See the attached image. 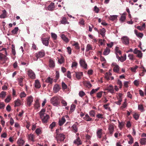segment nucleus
Masks as SVG:
<instances>
[{
  "mask_svg": "<svg viewBox=\"0 0 146 146\" xmlns=\"http://www.w3.org/2000/svg\"><path fill=\"white\" fill-rule=\"evenodd\" d=\"M45 111V110L44 109H43L39 112V114L42 122L44 123H46L48 119L49 118V116L48 115H44Z\"/></svg>",
  "mask_w": 146,
  "mask_h": 146,
  "instance_id": "nucleus-1",
  "label": "nucleus"
},
{
  "mask_svg": "<svg viewBox=\"0 0 146 146\" xmlns=\"http://www.w3.org/2000/svg\"><path fill=\"white\" fill-rule=\"evenodd\" d=\"M51 103L54 106H57L60 104V101L58 98L57 97H54L50 100Z\"/></svg>",
  "mask_w": 146,
  "mask_h": 146,
  "instance_id": "nucleus-2",
  "label": "nucleus"
},
{
  "mask_svg": "<svg viewBox=\"0 0 146 146\" xmlns=\"http://www.w3.org/2000/svg\"><path fill=\"white\" fill-rule=\"evenodd\" d=\"M35 56L37 59L39 58H42L45 55V53L44 50H41L35 53Z\"/></svg>",
  "mask_w": 146,
  "mask_h": 146,
  "instance_id": "nucleus-3",
  "label": "nucleus"
},
{
  "mask_svg": "<svg viewBox=\"0 0 146 146\" xmlns=\"http://www.w3.org/2000/svg\"><path fill=\"white\" fill-rule=\"evenodd\" d=\"M121 40L122 43L126 45H128L129 44V38L127 36H123L122 37Z\"/></svg>",
  "mask_w": 146,
  "mask_h": 146,
  "instance_id": "nucleus-4",
  "label": "nucleus"
},
{
  "mask_svg": "<svg viewBox=\"0 0 146 146\" xmlns=\"http://www.w3.org/2000/svg\"><path fill=\"white\" fill-rule=\"evenodd\" d=\"M55 137L58 141H63L65 138V135L62 134H60L58 135L55 136Z\"/></svg>",
  "mask_w": 146,
  "mask_h": 146,
  "instance_id": "nucleus-5",
  "label": "nucleus"
},
{
  "mask_svg": "<svg viewBox=\"0 0 146 146\" xmlns=\"http://www.w3.org/2000/svg\"><path fill=\"white\" fill-rule=\"evenodd\" d=\"M27 74L31 79H35V74L33 71L31 70H29L28 71Z\"/></svg>",
  "mask_w": 146,
  "mask_h": 146,
  "instance_id": "nucleus-6",
  "label": "nucleus"
},
{
  "mask_svg": "<svg viewBox=\"0 0 146 146\" xmlns=\"http://www.w3.org/2000/svg\"><path fill=\"white\" fill-rule=\"evenodd\" d=\"M114 124L112 123H110L109 125L108 129L110 134L111 135L113 134L114 129Z\"/></svg>",
  "mask_w": 146,
  "mask_h": 146,
  "instance_id": "nucleus-7",
  "label": "nucleus"
},
{
  "mask_svg": "<svg viewBox=\"0 0 146 146\" xmlns=\"http://www.w3.org/2000/svg\"><path fill=\"white\" fill-rule=\"evenodd\" d=\"M33 98L32 96H28L27 98V104L28 106L30 107L31 106L32 104V103L33 101Z\"/></svg>",
  "mask_w": 146,
  "mask_h": 146,
  "instance_id": "nucleus-8",
  "label": "nucleus"
},
{
  "mask_svg": "<svg viewBox=\"0 0 146 146\" xmlns=\"http://www.w3.org/2000/svg\"><path fill=\"white\" fill-rule=\"evenodd\" d=\"M50 38L48 37L46 38H41V40L42 43L45 46H48L49 44V40Z\"/></svg>",
  "mask_w": 146,
  "mask_h": 146,
  "instance_id": "nucleus-9",
  "label": "nucleus"
},
{
  "mask_svg": "<svg viewBox=\"0 0 146 146\" xmlns=\"http://www.w3.org/2000/svg\"><path fill=\"white\" fill-rule=\"evenodd\" d=\"M75 74L76 78L78 80H80L83 75V72H75Z\"/></svg>",
  "mask_w": 146,
  "mask_h": 146,
  "instance_id": "nucleus-10",
  "label": "nucleus"
},
{
  "mask_svg": "<svg viewBox=\"0 0 146 146\" xmlns=\"http://www.w3.org/2000/svg\"><path fill=\"white\" fill-rule=\"evenodd\" d=\"M112 65L114 66L113 68V71L114 72L118 73L119 70V66L115 63H113Z\"/></svg>",
  "mask_w": 146,
  "mask_h": 146,
  "instance_id": "nucleus-11",
  "label": "nucleus"
},
{
  "mask_svg": "<svg viewBox=\"0 0 146 146\" xmlns=\"http://www.w3.org/2000/svg\"><path fill=\"white\" fill-rule=\"evenodd\" d=\"M80 66L86 69L87 68V64L84 60L81 59L80 61Z\"/></svg>",
  "mask_w": 146,
  "mask_h": 146,
  "instance_id": "nucleus-12",
  "label": "nucleus"
},
{
  "mask_svg": "<svg viewBox=\"0 0 146 146\" xmlns=\"http://www.w3.org/2000/svg\"><path fill=\"white\" fill-rule=\"evenodd\" d=\"M103 130L101 129H99L97 130L96 132V134L97 137L99 139L102 138V135Z\"/></svg>",
  "mask_w": 146,
  "mask_h": 146,
  "instance_id": "nucleus-13",
  "label": "nucleus"
},
{
  "mask_svg": "<svg viewBox=\"0 0 146 146\" xmlns=\"http://www.w3.org/2000/svg\"><path fill=\"white\" fill-rule=\"evenodd\" d=\"M60 89V87L57 84H55L53 87V90L55 93H56L58 92Z\"/></svg>",
  "mask_w": 146,
  "mask_h": 146,
  "instance_id": "nucleus-14",
  "label": "nucleus"
},
{
  "mask_svg": "<svg viewBox=\"0 0 146 146\" xmlns=\"http://www.w3.org/2000/svg\"><path fill=\"white\" fill-rule=\"evenodd\" d=\"M98 32L102 36V37H104L105 36L106 31L104 28L100 29Z\"/></svg>",
  "mask_w": 146,
  "mask_h": 146,
  "instance_id": "nucleus-15",
  "label": "nucleus"
},
{
  "mask_svg": "<svg viewBox=\"0 0 146 146\" xmlns=\"http://www.w3.org/2000/svg\"><path fill=\"white\" fill-rule=\"evenodd\" d=\"M54 8V3H51L48 6V10L50 11H52Z\"/></svg>",
  "mask_w": 146,
  "mask_h": 146,
  "instance_id": "nucleus-16",
  "label": "nucleus"
},
{
  "mask_svg": "<svg viewBox=\"0 0 146 146\" xmlns=\"http://www.w3.org/2000/svg\"><path fill=\"white\" fill-rule=\"evenodd\" d=\"M49 66L50 68H54L55 66L54 62V60L51 58L49 59Z\"/></svg>",
  "mask_w": 146,
  "mask_h": 146,
  "instance_id": "nucleus-17",
  "label": "nucleus"
},
{
  "mask_svg": "<svg viewBox=\"0 0 146 146\" xmlns=\"http://www.w3.org/2000/svg\"><path fill=\"white\" fill-rule=\"evenodd\" d=\"M62 20L60 21L61 24H69V23L68 22L66 17H62Z\"/></svg>",
  "mask_w": 146,
  "mask_h": 146,
  "instance_id": "nucleus-18",
  "label": "nucleus"
},
{
  "mask_svg": "<svg viewBox=\"0 0 146 146\" xmlns=\"http://www.w3.org/2000/svg\"><path fill=\"white\" fill-rule=\"evenodd\" d=\"M61 38L66 42L68 43L69 42V40L66 36L64 34H62L60 36Z\"/></svg>",
  "mask_w": 146,
  "mask_h": 146,
  "instance_id": "nucleus-19",
  "label": "nucleus"
},
{
  "mask_svg": "<svg viewBox=\"0 0 146 146\" xmlns=\"http://www.w3.org/2000/svg\"><path fill=\"white\" fill-rule=\"evenodd\" d=\"M66 119L64 117H62L61 119L59 121V124L60 126L62 125L65 122Z\"/></svg>",
  "mask_w": 146,
  "mask_h": 146,
  "instance_id": "nucleus-20",
  "label": "nucleus"
},
{
  "mask_svg": "<svg viewBox=\"0 0 146 146\" xmlns=\"http://www.w3.org/2000/svg\"><path fill=\"white\" fill-rule=\"evenodd\" d=\"M107 90L111 93H114V91L113 86L112 85H110L108 88Z\"/></svg>",
  "mask_w": 146,
  "mask_h": 146,
  "instance_id": "nucleus-21",
  "label": "nucleus"
},
{
  "mask_svg": "<svg viewBox=\"0 0 146 146\" xmlns=\"http://www.w3.org/2000/svg\"><path fill=\"white\" fill-rule=\"evenodd\" d=\"M74 143L78 145H81L82 143L80 138L79 137H78L77 139L74 141Z\"/></svg>",
  "mask_w": 146,
  "mask_h": 146,
  "instance_id": "nucleus-22",
  "label": "nucleus"
},
{
  "mask_svg": "<svg viewBox=\"0 0 146 146\" xmlns=\"http://www.w3.org/2000/svg\"><path fill=\"white\" fill-rule=\"evenodd\" d=\"M17 142L19 146H23L25 141L23 139H20L18 140Z\"/></svg>",
  "mask_w": 146,
  "mask_h": 146,
  "instance_id": "nucleus-23",
  "label": "nucleus"
},
{
  "mask_svg": "<svg viewBox=\"0 0 146 146\" xmlns=\"http://www.w3.org/2000/svg\"><path fill=\"white\" fill-rule=\"evenodd\" d=\"M2 13L0 15V18L4 19L5 18L7 15V12L5 10L2 11Z\"/></svg>",
  "mask_w": 146,
  "mask_h": 146,
  "instance_id": "nucleus-24",
  "label": "nucleus"
},
{
  "mask_svg": "<svg viewBox=\"0 0 146 146\" xmlns=\"http://www.w3.org/2000/svg\"><path fill=\"white\" fill-rule=\"evenodd\" d=\"M35 87L36 88H40L41 86L40 82L38 80H35Z\"/></svg>",
  "mask_w": 146,
  "mask_h": 146,
  "instance_id": "nucleus-25",
  "label": "nucleus"
},
{
  "mask_svg": "<svg viewBox=\"0 0 146 146\" xmlns=\"http://www.w3.org/2000/svg\"><path fill=\"white\" fill-rule=\"evenodd\" d=\"M93 49L92 46L90 44H88L86 46V51L88 52L90 50H91Z\"/></svg>",
  "mask_w": 146,
  "mask_h": 146,
  "instance_id": "nucleus-26",
  "label": "nucleus"
},
{
  "mask_svg": "<svg viewBox=\"0 0 146 146\" xmlns=\"http://www.w3.org/2000/svg\"><path fill=\"white\" fill-rule=\"evenodd\" d=\"M134 31L136 36L138 37L142 38L143 36V34L138 32V31L136 30H135Z\"/></svg>",
  "mask_w": 146,
  "mask_h": 146,
  "instance_id": "nucleus-27",
  "label": "nucleus"
},
{
  "mask_svg": "<svg viewBox=\"0 0 146 146\" xmlns=\"http://www.w3.org/2000/svg\"><path fill=\"white\" fill-rule=\"evenodd\" d=\"M34 107L38 109L40 107V104L38 99L36 100L34 105Z\"/></svg>",
  "mask_w": 146,
  "mask_h": 146,
  "instance_id": "nucleus-28",
  "label": "nucleus"
},
{
  "mask_svg": "<svg viewBox=\"0 0 146 146\" xmlns=\"http://www.w3.org/2000/svg\"><path fill=\"white\" fill-rule=\"evenodd\" d=\"M117 57L118 58L119 60H120L121 62H123L125 61L126 59V56H125V57H123L122 56H121V57L119 56L117 54Z\"/></svg>",
  "mask_w": 146,
  "mask_h": 146,
  "instance_id": "nucleus-29",
  "label": "nucleus"
},
{
  "mask_svg": "<svg viewBox=\"0 0 146 146\" xmlns=\"http://www.w3.org/2000/svg\"><path fill=\"white\" fill-rule=\"evenodd\" d=\"M110 52V50L108 47H106L105 49L103 52V54L104 55H108Z\"/></svg>",
  "mask_w": 146,
  "mask_h": 146,
  "instance_id": "nucleus-30",
  "label": "nucleus"
},
{
  "mask_svg": "<svg viewBox=\"0 0 146 146\" xmlns=\"http://www.w3.org/2000/svg\"><path fill=\"white\" fill-rule=\"evenodd\" d=\"M140 143L142 145H145L146 144V138H143L140 139Z\"/></svg>",
  "mask_w": 146,
  "mask_h": 146,
  "instance_id": "nucleus-31",
  "label": "nucleus"
},
{
  "mask_svg": "<svg viewBox=\"0 0 146 146\" xmlns=\"http://www.w3.org/2000/svg\"><path fill=\"white\" fill-rule=\"evenodd\" d=\"M45 82L47 83H49L51 84L53 82L52 79L50 77H48L46 79Z\"/></svg>",
  "mask_w": 146,
  "mask_h": 146,
  "instance_id": "nucleus-32",
  "label": "nucleus"
},
{
  "mask_svg": "<svg viewBox=\"0 0 146 146\" xmlns=\"http://www.w3.org/2000/svg\"><path fill=\"white\" fill-rule=\"evenodd\" d=\"M20 101V100L19 99L15 100L14 102L15 103V107L20 106L21 105Z\"/></svg>",
  "mask_w": 146,
  "mask_h": 146,
  "instance_id": "nucleus-33",
  "label": "nucleus"
},
{
  "mask_svg": "<svg viewBox=\"0 0 146 146\" xmlns=\"http://www.w3.org/2000/svg\"><path fill=\"white\" fill-rule=\"evenodd\" d=\"M24 79L23 78L18 79L19 84L21 86H23V85L22 82Z\"/></svg>",
  "mask_w": 146,
  "mask_h": 146,
  "instance_id": "nucleus-34",
  "label": "nucleus"
},
{
  "mask_svg": "<svg viewBox=\"0 0 146 146\" xmlns=\"http://www.w3.org/2000/svg\"><path fill=\"white\" fill-rule=\"evenodd\" d=\"M84 119L87 121H91L92 119L89 116L88 114H87L85 115V116L84 117Z\"/></svg>",
  "mask_w": 146,
  "mask_h": 146,
  "instance_id": "nucleus-35",
  "label": "nucleus"
},
{
  "mask_svg": "<svg viewBox=\"0 0 146 146\" xmlns=\"http://www.w3.org/2000/svg\"><path fill=\"white\" fill-rule=\"evenodd\" d=\"M138 109L141 112L144 111H145L143 106L142 104L138 105Z\"/></svg>",
  "mask_w": 146,
  "mask_h": 146,
  "instance_id": "nucleus-36",
  "label": "nucleus"
},
{
  "mask_svg": "<svg viewBox=\"0 0 146 146\" xmlns=\"http://www.w3.org/2000/svg\"><path fill=\"white\" fill-rule=\"evenodd\" d=\"M7 58L5 55L0 52V60H2L3 59L5 60Z\"/></svg>",
  "mask_w": 146,
  "mask_h": 146,
  "instance_id": "nucleus-37",
  "label": "nucleus"
},
{
  "mask_svg": "<svg viewBox=\"0 0 146 146\" xmlns=\"http://www.w3.org/2000/svg\"><path fill=\"white\" fill-rule=\"evenodd\" d=\"M119 125L118 127L121 130L122 128L124 126V123L123 122H120L118 121Z\"/></svg>",
  "mask_w": 146,
  "mask_h": 146,
  "instance_id": "nucleus-38",
  "label": "nucleus"
},
{
  "mask_svg": "<svg viewBox=\"0 0 146 146\" xmlns=\"http://www.w3.org/2000/svg\"><path fill=\"white\" fill-rule=\"evenodd\" d=\"M95 111L94 110H92L89 112V114L91 117H94L95 116Z\"/></svg>",
  "mask_w": 146,
  "mask_h": 146,
  "instance_id": "nucleus-39",
  "label": "nucleus"
},
{
  "mask_svg": "<svg viewBox=\"0 0 146 146\" xmlns=\"http://www.w3.org/2000/svg\"><path fill=\"white\" fill-rule=\"evenodd\" d=\"M18 29V27H15V29L12 31V33L14 35L17 34Z\"/></svg>",
  "mask_w": 146,
  "mask_h": 146,
  "instance_id": "nucleus-40",
  "label": "nucleus"
},
{
  "mask_svg": "<svg viewBox=\"0 0 146 146\" xmlns=\"http://www.w3.org/2000/svg\"><path fill=\"white\" fill-rule=\"evenodd\" d=\"M72 128L73 130V131L75 133H76L78 131L77 127V125L76 124H74L72 127Z\"/></svg>",
  "mask_w": 146,
  "mask_h": 146,
  "instance_id": "nucleus-41",
  "label": "nucleus"
},
{
  "mask_svg": "<svg viewBox=\"0 0 146 146\" xmlns=\"http://www.w3.org/2000/svg\"><path fill=\"white\" fill-rule=\"evenodd\" d=\"M139 114L135 113L133 115V117L135 120H137L139 119Z\"/></svg>",
  "mask_w": 146,
  "mask_h": 146,
  "instance_id": "nucleus-42",
  "label": "nucleus"
},
{
  "mask_svg": "<svg viewBox=\"0 0 146 146\" xmlns=\"http://www.w3.org/2000/svg\"><path fill=\"white\" fill-rule=\"evenodd\" d=\"M72 45L74 46L75 48L76 49H79L80 48L79 44L77 42H75L74 44H72Z\"/></svg>",
  "mask_w": 146,
  "mask_h": 146,
  "instance_id": "nucleus-43",
  "label": "nucleus"
},
{
  "mask_svg": "<svg viewBox=\"0 0 146 146\" xmlns=\"http://www.w3.org/2000/svg\"><path fill=\"white\" fill-rule=\"evenodd\" d=\"M117 16L116 15H113V16H110L109 17V19L110 20L113 21L115 20L116 19H117Z\"/></svg>",
  "mask_w": 146,
  "mask_h": 146,
  "instance_id": "nucleus-44",
  "label": "nucleus"
},
{
  "mask_svg": "<svg viewBox=\"0 0 146 146\" xmlns=\"http://www.w3.org/2000/svg\"><path fill=\"white\" fill-rule=\"evenodd\" d=\"M58 62L60 64H62L64 62V58L62 56L61 58L58 59Z\"/></svg>",
  "mask_w": 146,
  "mask_h": 146,
  "instance_id": "nucleus-45",
  "label": "nucleus"
},
{
  "mask_svg": "<svg viewBox=\"0 0 146 146\" xmlns=\"http://www.w3.org/2000/svg\"><path fill=\"white\" fill-rule=\"evenodd\" d=\"M55 126L56 123L54 122H53L50 125L49 128L51 129H52Z\"/></svg>",
  "mask_w": 146,
  "mask_h": 146,
  "instance_id": "nucleus-46",
  "label": "nucleus"
},
{
  "mask_svg": "<svg viewBox=\"0 0 146 146\" xmlns=\"http://www.w3.org/2000/svg\"><path fill=\"white\" fill-rule=\"evenodd\" d=\"M51 36L53 40H55L57 39V35L55 33H51Z\"/></svg>",
  "mask_w": 146,
  "mask_h": 146,
  "instance_id": "nucleus-47",
  "label": "nucleus"
},
{
  "mask_svg": "<svg viewBox=\"0 0 146 146\" xmlns=\"http://www.w3.org/2000/svg\"><path fill=\"white\" fill-rule=\"evenodd\" d=\"M35 135L33 134H31L29 136V139L31 141H34V139Z\"/></svg>",
  "mask_w": 146,
  "mask_h": 146,
  "instance_id": "nucleus-48",
  "label": "nucleus"
},
{
  "mask_svg": "<svg viewBox=\"0 0 146 146\" xmlns=\"http://www.w3.org/2000/svg\"><path fill=\"white\" fill-rule=\"evenodd\" d=\"M103 92V91H101L97 93V97L98 98H101Z\"/></svg>",
  "mask_w": 146,
  "mask_h": 146,
  "instance_id": "nucleus-49",
  "label": "nucleus"
},
{
  "mask_svg": "<svg viewBox=\"0 0 146 146\" xmlns=\"http://www.w3.org/2000/svg\"><path fill=\"white\" fill-rule=\"evenodd\" d=\"M6 93L5 92H2L0 94V97L2 98H5L6 96Z\"/></svg>",
  "mask_w": 146,
  "mask_h": 146,
  "instance_id": "nucleus-50",
  "label": "nucleus"
},
{
  "mask_svg": "<svg viewBox=\"0 0 146 146\" xmlns=\"http://www.w3.org/2000/svg\"><path fill=\"white\" fill-rule=\"evenodd\" d=\"M62 88L64 90H65L67 88V86L66 84L63 82H62Z\"/></svg>",
  "mask_w": 146,
  "mask_h": 146,
  "instance_id": "nucleus-51",
  "label": "nucleus"
},
{
  "mask_svg": "<svg viewBox=\"0 0 146 146\" xmlns=\"http://www.w3.org/2000/svg\"><path fill=\"white\" fill-rule=\"evenodd\" d=\"M138 66H135L134 67H131L130 69L132 72H135L136 70L138 68Z\"/></svg>",
  "mask_w": 146,
  "mask_h": 146,
  "instance_id": "nucleus-52",
  "label": "nucleus"
},
{
  "mask_svg": "<svg viewBox=\"0 0 146 146\" xmlns=\"http://www.w3.org/2000/svg\"><path fill=\"white\" fill-rule=\"evenodd\" d=\"M117 84L118 85H119V88H121L122 86V84L121 81L119 80H118Z\"/></svg>",
  "mask_w": 146,
  "mask_h": 146,
  "instance_id": "nucleus-53",
  "label": "nucleus"
},
{
  "mask_svg": "<svg viewBox=\"0 0 146 146\" xmlns=\"http://www.w3.org/2000/svg\"><path fill=\"white\" fill-rule=\"evenodd\" d=\"M79 94V96L81 97H82L86 95L85 93L83 91H81L80 92Z\"/></svg>",
  "mask_w": 146,
  "mask_h": 146,
  "instance_id": "nucleus-54",
  "label": "nucleus"
},
{
  "mask_svg": "<svg viewBox=\"0 0 146 146\" xmlns=\"http://www.w3.org/2000/svg\"><path fill=\"white\" fill-rule=\"evenodd\" d=\"M36 133L38 135H39L41 133V130L39 129H37L35 131Z\"/></svg>",
  "mask_w": 146,
  "mask_h": 146,
  "instance_id": "nucleus-55",
  "label": "nucleus"
},
{
  "mask_svg": "<svg viewBox=\"0 0 146 146\" xmlns=\"http://www.w3.org/2000/svg\"><path fill=\"white\" fill-rule=\"evenodd\" d=\"M79 24L81 25H85L84 21L83 19L80 20V21L79 23Z\"/></svg>",
  "mask_w": 146,
  "mask_h": 146,
  "instance_id": "nucleus-56",
  "label": "nucleus"
},
{
  "mask_svg": "<svg viewBox=\"0 0 146 146\" xmlns=\"http://www.w3.org/2000/svg\"><path fill=\"white\" fill-rule=\"evenodd\" d=\"M61 103L62 104V105L64 106H66L67 105L66 102L63 100H61Z\"/></svg>",
  "mask_w": 146,
  "mask_h": 146,
  "instance_id": "nucleus-57",
  "label": "nucleus"
},
{
  "mask_svg": "<svg viewBox=\"0 0 146 146\" xmlns=\"http://www.w3.org/2000/svg\"><path fill=\"white\" fill-rule=\"evenodd\" d=\"M103 115L102 114L98 113L96 115L97 117L99 119H103Z\"/></svg>",
  "mask_w": 146,
  "mask_h": 146,
  "instance_id": "nucleus-58",
  "label": "nucleus"
},
{
  "mask_svg": "<svg viewBox=\"0 0 146 146\" xmlns=\"http://www.w3.org/2000/svg\"><path fill=\"white\" fill-rule=\"evenodd\" d=\"M26 94L25 93V92H23L20 94V97L21 98H22L23 97H26Z\"/></svg>",
  "mask_w": 146,
  "mask_h": 146,
  "instance_id": "nucleus-59",
  "label": "nucleus"
},
{
  "mask_svg": "<svg viewBox=\"0 0 146 146\" xmlns=\"http://www.w3.org/2000/svg\"><path fill=\"white\" fill-rule=\"evenodd\" d=\"M5 105L4 103L0 102V109H4Z\"/></svg>",
  "mask_w": 146,
  "mask_h": 146,
  "instance_id": "nucleus-60",
  "label": "nucleus"
},
{
  "mask_svg": "<svg viewBox=\"0 0 146 146\" xmlns=\"http://www.w3.org/2000/svg\"><path fill=\"white\" fill-rule=\"evenodd\" d=\"M56 77L57 79H58L59 77V72L57 70L56 71Z\"/></svg>",
  "mask_w": 146,
  "mask_h": 146,
  "instance_id": "nucleus-61",
  "label": "nucleus"
},
{
  "mask_svg": "<svg viewBox=\"0 0 146 146\" xmlns=\"http://www.w3.org/2000/svg\"><path fill=\"white\" fill-rule=\"evenodd\" d=\"M125 16L124 15L121 16L120 18V20L122 21H123L125 19Z\"/></svg>",
  "mask_w": 146,
  "mask_h": 146,
  "instance_id": "nucleus-62",
  "label": "nucleus"
},
{
  "mask_svg": "<svg viewBox=\"0 0 146 146\" xmlns=\"http://www.w3.org/2000/svg\"><path fill=\"white\" fill-rule=\"evenodd\" d=\"M129 82L127 81H125L124 82V86L126 88H127L128 87V84Z\"/></svg>",
  "mask_w": 146,
  "mask_h": 146,
  "instance_id": "nucleus-63",
  "label": "nucleus"
},
{
  "mask_svg": "<svg viewBox=\"0 0 146 146\" xmlns=\"http://www.w3.org/2000/svg\"><path fill=\"white\" fill-rule=\"evenodd\" d=\"M137 56L139 58H141L142 56V54L141 51L139 52L137 54Z\"/></svg>",
  "mask_w": 146,
  "mask_h": 146,
  "instance_id": "nucleus-64",
  "label": "nucleus"
}]
</instances>
